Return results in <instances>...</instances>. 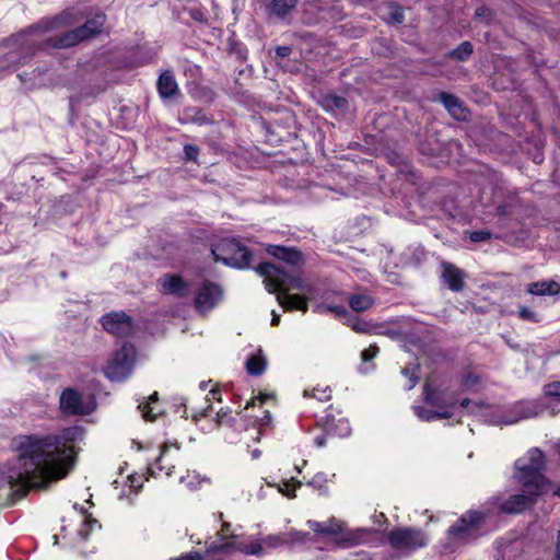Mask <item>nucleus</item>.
Masks as SVG:
<instances>
[{
    "label": "nucleus",
    "mask_w": 560,
    "mask_h": 560,
    "mask_svg": "<svg viewBox=\"0 0 560 560\" xmlns=\"http://www.w3.org/2000/svg\"><path fill=\"white\" fill-rule=\"evenodd\" d=\"M308 527L316 534L336 536L342 530L341 524L331 518L325 522L308 521Z\"/></svg>",
    "instance_id": "20"
},
{
    "label": "nucleus",
    "mask_w": 560,
    "mask_h": 560,
    "mask_svg": "<svg viewBox=\"0 0 560 560\" xmlns=\"http://www.w3.org/2000/svg\"><path fill=\"white\" fill-rule=\"evenodd\" d=\"M211 253L215 260H220L228 266L236 268H246L249 266V250L235 238L221 240L212 245Z\"/></svg>",
    "instance_id": "3"
},
{
    "label": "nucleus",
    "mask_w": 560,
    "mask_h": 560,
    "mask_svg": "<svg viewBox=\"0 0 560 560\" xmlns=\"http://www.w3.org/2000/svg\"><path fill=\"white\" fill-rule=\"evenodd\" d=\"M292 49L289 46H278L276 48V54L278 57L284 58L291 54Z\"/></svg>",
    "instance_id": "48"
},
{
    "label": "nucleus",
    "mask_w": 560,
    "mask_h": 560,
    "mask_svg": "<svg viewBox=\"0 0 560 560\" xmlns=\"http://www.w3.org/2000/svg\"><path fill=\"white\" fill-rule=\"evenodd\" d=\"M210 393H211V395H212V398H217L218 392H215V390H211Z\"/></svg>",
    "instance_id": "62"
},
{
    "label": "nucleus",
    "mask_w": 560,
    "mask_h": 560,
    "mask_svg": "<svg viewBox=\"0 0 560 560\" xmlns=\"http://www.w3.org/2000/svg\"><path fill=\"white\" fill-rule=\"evenodd\" d=\"M279 322H280V316L278 314H276L275 312H272L271 325L276 326L279 324Z\"/></svg>",
    "instance_id": "57"
},
{
    "label": "nucleus",
    "mask_w": 560,
    "mask_h": 560,
    "mask_svg": "<svg viewBox=\"0 0 560 560\" xmlns=\"http://www.w3.org/2000/svg\"><path fill=\"white\" fill-rule=\"evenodd\" d=\"M440 101L455 119H466V109L463 103L453 94L441 93Z\"/></svg>",
    "instance_id": "17"
},
{
    "label": "nucleus",
    "mask_w": 560,
    "mask_h": 560,
    "mask_svg": "<svg viewBox=\"0 0 560 560\" xmlns=\"http://www.w3.org/2000/svg\"><path fill=\"white\" fill-rule=\"evenodd\" d=\"M483 515L476 511L464 514L456 524L450 527L448 533L460 540H467L475 532Z\"/></svg>",
    "instance_id": "10"
},
{
    "label": "nucleus",
    "mask_w": 560,
    "mask_h": 560,
    "mask_svg": "<svg viewBox=\"0 0 560 560\" xmlns=\"http://www.w3.org/2000/svg\"><path fill=\"white\" fill-rule=\"evenodd\" d=\"M417 382H418V377L415 374H410L408 389L413 388L416 386Z\"/></svg>",
    "instance_id": "53"
},
{
    "label": "nucleus",
    "mask_w": 560,
    "mask_h": 560,
    "mask_svg": "<svg viewBox=\"0 0 560 560\" xmlns=\"http://www.w3.org/2000/svg\"><path fill=\"white\" fill-rule=\"evenodd\" d=\"M544 393L547 397L558 398L560 401V382H551L544 386Z\"/></svg>",
    "instance_id": "37"
},
{
    "label": "nucleus",
    "mask_w": 560,
    "mask_h": 560,
    "mask_svg": "<svg viewBox=\"0 0 560 560\" xmlns=\"http://www.w3.org/2000/svg\"><path fill=\"white\" fill-rule=\"evenodd\" d=\"M441 278L454 292H460L465 287L464 271L448 261L441 262Z\"/></svg>",
    "instance_id": "12"
},
{
    "label": "nucleus",
    "mask_w": 560,
    "mask_h": 560,
    "mask_svg": "<svg viewBox=\"0 0 560 560\" xmlns=\"http://www.w3.org/2000/svg\"><path fill=\"white\" fill-rule=\"evenodd\" d=\"M298 0H272L269 4L270 12L283 19L296 7Z\"/></svg>",
    "instance_id": "23"
},
{
    "label": "nucleus",
    "mask_w": 560,
    "mask_h": 560,
    "mask_svg": "<svg viewBox=\"0 0 560 560\" xmlns=\"http://www.w3.org/2000/svg\"><path fill=\"white\" fill-rule=\"evenodd\" d=\"M160 291L163 294H171L177 298H187L189 295V285L177 275L166 273L159 280Z\"/></svg>",
    "instance_id": "11"
},
{
    "label": "nucleus",
    "mask_w": 560,
    "mask_h": 560,
    "mask_svg": "<svg viewBox=\"0 0 560 560\" xmlns=\"http://www.w3.org/2000/svg\"><path fill=\"white\" fill-rule=\"evenodd\" d=\"M234 547V542L232 541H229V542H224L222 545H214L212 544L209 548H208V553H214V552H221V551H225L228 550L229 548H233Z\"/></svg>",
    "instance_id": "44"
},
{
    "label": "nucleus",
    "mask_w": 560,
    "mask_h": 560,
    "mask_svg": "<svg viewBox=\"0 0 560 560\" xmlns=\"http://www.w3.org/2000/svg\"><path fill=\"white\" fill-rule=\"evenodd\" d=\"M435 416H436V419H448L453 416V413L448 410H444V411H436Z\"/></svg>",
    "instance_id": "50"
},
{
    "label": "nucleus",
    "mask_w": 560,
    "mask_h": 560,
    "mask_svg": "<svg viewBox=\"0 0 560 560\" xmlns=\"http://www.w3.org/2000/svg\"><path fill=\"white\" fill-rule=\"evenodd\" d=\"M423 396L425 402L434 407L446 408L455 405L454 400L446 401L444 398V393L433 388L428 383H425L423 386Z\"/></svg>",
    "instance_id": "18"
},
{
    "label": "nucleus",
    "mask_w": 560,
    "mask_h": 560,
    "mask_svg": "<svg viewBox=\"0 0 560 560\" xmlns=\"http://www.w3.org/2000/svg\"><path fill=\"white\" fill-rule=\"evenodd\" d=\"M82 434L78 427L59 434H30L19 439L16 460L0 470V506L14 502L15 494L31 489H46L61 480L74 468V442Z\"/></svg>",
    "instance_id": "1"
},
{
    "label": "nucleus",
    "mask_w": 560,
    "mask_h": 560,
    "mask_svg": "<svg viewBox=\"0 0 560 560\" xmlns=\"http://www.w3.org/2000/svg\"><path fill=\"white\" fill-rule=\"evenodd\" d=\"M556 560H560V530L557 534V541H556Z\"/></svg>",
    "instance_id": "52"
},
{
    "label": "nucleus",
    "mask_w": 560,
    "mask_h": 560,
    "mask_svg": "<svg viewBox=\"0 0 560 560\" xmlns=\"http://www.w3.org/2000/svg\"><path fill=\"white\" fill-rule=\"evenodd\" d=\"M472 51V44L470 42H463L455 49L450 51L448 56L452 59L465 61L471 56Z\"/></svg>",
    "instance_id": "28"
},
{
    "label": "nucleus",
    "mask_w": 560,
    "mask_h": 560,
    "mask_svg": "<svg viewBox=\"0 0 560 560\" xmlns=\"http://www.w3.org/2000/svg\"><path fill=\"white\" fill-rule=\"evenodd\" d=\"M378 352V348L376 346H370L368 349L363 350L361 353V358L363 361L372 360Z\"/></svg>",
    "instance_id": "46"
},
{
    "label": "nucleus",
    "mask_w": 560,
    "mask_h": 560,
    "mask_svg": "<svg viewBox=\"0 0 560 560\" xmlns=\"http://www.w3.org/2000/svg\"><path fill=\"white\" fill-rule=\"evenodd\" d=\"M158 400V393H153L150 397H149V402L145 404V405H142L140 404L139 405V408L142 410V415H143V418L145 420H149V421H153L155 420L156 418V413H154L152 411V408L149 406L150 402H153V401H156Z\"/></svg>",
    "instance_id": "31"
},
{
    "label": "nucleus",
    "mask_w": 560,
    "mask_h": 560,
    "mask_svg": "<svg viewBox=\"0 0 560 560\" xmlns=\"http://www.w3.org/2000/svg\"><path fill=\"white\" fill-rule=\"evenodd\" d=\"M475 16L481 22L489 24L493 20V11L486 5H481L476 9Z\"/></svg>",
    "instance_id": "34"
},
{
    "label": "nucleus",
    "mask_w": 560,
    "mask_h": 560,
    "mask_svg": "<svg viewBox=\"0 0 560 560\" xmlns=\"http://www.w3.org/2000/svg\"><path fill=\"white\" fill-rule=\"evenodd\" d=\"M388 15L390 21L395 23H401L405 19L402 8L396 4H390L388 7Z\"/></svg>",
    "instance_id": "35"
},
{
    "label": "nucleus",
    "mask_w": 560,
    "mask_h": 560,
    "mask_svg": "<svg viewBox=\"0 0 560 560\" xmlns=\"http://www.w3.org/2000/svg\"><path fill=\"white\" fill-rule=\"evenodd\" d=\"M402 374H404L405 376H409V374H410V370H409V368H405V369L402 370Z\"/></svg>",
    "instance_id": "61"
},
{
    "label": "nucleus",
    "mask_w": 560,
    "mask_h": 560,
    "mask_svg": "<svg viewBox=\"0 0 560 560\" xmlns=\"http://www.w3.org/2000/svg\"><path fill=\"white\" fill-rule=\"evenodd\" d=\"M233 548H236L237 550H240L246 555L259 556L262 553V545L259 542H252L249 545H238V546H236L234 544Z\"/></svg>",
    "instance_id": "33"
},
{
    "label": "nucleus",
    "mask_w": 560,
    "mask_h": 560,
    "mask_svg": "<svg viewBox=\"0 0 560 560\" xmlns=\"http://www.w3.org/2000/svg\"><path fill=\"white\" fill-rule=\"evenodd\" d=\"M104 22H105V14L100 13V14H96L93 19L88 20L84 24H85V26H89L88 30L94 36L96 34L101 33Z\"/></svg>",
    "instance_id": "30"
},
{
    "label": "nucleus",
    "mask_w": 560,
    "mask_h": 560,
    "mask_svg": "<svg viewBox=\"0 0 560 560\" xmlns=\"http://www.w3.org/2000/svg\"><path fill=\"white\" fill-rule=\"evenodd\" d=\"M184 114H185V119L188 122L198 124V125H205V124L210 122V119L199 108H196V107L187 108Z\"/></svg>",
    "instance_id": "29"
},
{
    "label": "nucleus",
    "mask_w": 560,
    "mask_h": 560,
    "mask_svg": "<svg viewBox=\"0 0 560 560\" xmlns=\"http://www.w3.org/2000/svg\"><path fill=\"white\" fill-rule=\"evenodd\" d=\"M59 404L61 411L66 415L88 413L81 394L72 388H67L61 393Z\"/></svg>",
    "instance_id": "13"
},
{
    "label": "nucleus",
    "mask_w": 560,
    "mask_h": 560,
    "mask_svg": "<svg viewBox=\"0 0 560 560\" xmlns=\"http://www.w3.org/2000/svg\"><path fill=\"white\" fill-rule=\"evenodd\" d=\"M518 315L524 320L538 322L536 313H534L528 307H525V306L521 307L518 311Z\"/></svg>",
    "instance_id": "43"
},
{
    "label": "nucleus",
    "mask_w": 560,
    "mask_h": 560,
    "mask_svg": "<svg viewBox=\"0 0 560 560\" xmlns=\"http://www.w3.org/2000/svg\"><path fill=\"white\" fill-rule=\"evenodd\" d=\"M545 455L539 448H532L525 457L515 462L516 481L525 489H536L538 493H548L550 481L545 478Z\"/></svg>",
    "instance_id": "2"
},
{
    "label": "nucleus",
    "mask_w": 560,
    "mask_h": 560,
    "mask_svg": "<svg viewBox=\"0 0 560 560\" xmlns=\"http://www.w3.org/2000/svg\"><path fill=\"white\" fill-rule=\"evenodd\" d=\"M136 360L135 347L125 342L120 349L116 350L104 369L107 378L114 382L126 380L132 372Z\"/></svg>",
    "instance_id": "5"
},
{
    "label": "nucleus",
    "mask_w": 560,
    "mask_h": 560,
    "mask_svg": "<svg viewBox=\"0 0 560 560\" xmlns=\"http://www.w3.org/2000/svg\"><path fill=\"white\" fill-rule=\"evenodd\" d=\"M230 529V524L228 523H224L223 526H222V532L225 533Z\"/></svg>",
    "instance_id": "60"
},
{
    "label": "nucleus",
    "mask_w": 560,
    "mask_h": 560,
    "mask_svg": "<svg viewBox=\"0 0 560 560\" xmlns=\"http://www.w3.org/2000/svg\"><path fill=\"white\" fill-rule=\"evenodd\" d=\"M296 486H301V482L296 481L292 486L290 481H283L281 485H278V490L288 498H295L294 489Z\"/></svg>",
    "instance_id": "38"
},
{
    "label": "nucleus",
    "mask_w": 560,
    "mask_h": 560,
    "mask_svg": "<svg viewBox=\"0 0 560 560\" xmlns=\"http://www.w3.org/2000/svg\"><path fill=\"white\" fill-rule=\"evenodd\" d=\"M460 406H462V407H464V408H467V407H469V406H472V408H471V412H472L475 408H479V407H481V406H482V404H481V402H471V400H470V399L465 398V399H463V400L460 401Z\"/></svg>",
    "instance_id": "49"
},
{
    "label": "nucleus",
    "mask_w": 560,
    "mask_h": 560,
    "mask_svg": "<svg viewBox=\"0 0 560 560\" xmlns=\"http://www.w3.org/2000/svg\"><path fill=\"white\" fill-rule=\"evenodd\" d=\"M260 454H261V453H260V451H259V450H254V451L252 452V456H253V458H258V457L260 456Z\"/></svg>",
    "instance_id": "58"
},
{
    "label": "nucleus",
    "mask_w": 560,
    "mask_h": 560,
    "mask_svg": "<svg viewBox=\"0 0 560 560\" xmlns=\"http://www.w3.org/2000/svg\"><path fill=\"white\" fill-rule=\"evenodd\" d=\"M88 28H89V26H85V24L74 28V31L77 33V36H78L80 42L83 40V39H88V38L93 36Z\"/></svg>",
    "instance_id": "47"
},
{
    "label": "nucleus",
    "mask_w": 560,
    "mask_h": 560,
    "mask_svg": "<svg viewBox=\"0 0 560 560\" xmlns=\"http://www.w3.org/2000/svg\"><path fill=\"white\" fill-rule=\"evenodd\" d=\"M267 365L266 358L259 350L258 354L250 355L246 361L247 373L254 376H258L264 373Z\"/></svg>",
    "instance_id": "24"
},
{
    "label": "nucleus",
    "mask_w": 560,
    "mask_h": 560,
    "mask_svg": "<svg viewBox=\"0 0 560 560\" xmlns=\"http://www.w3.org/2000/svg\"><path fill=\"white\" fill-rule=\"evenodd\" d=\"M527 291L534 295H553L559 293L560 285L555 281H539L529 283Z\"/></svg>",
    "instance_id": "22"
},
{
    "label": "nucleus",
    "mask_w": 560,
    "mask_h": 560,
    "mask_svg": "<svg viewBox=\"0 0 560 560\" xmlns=\"http://www.w3.org/2000/svg\"><path fill=\"white\" fill-rule=\"evenodd\" d=\"M184 154L186 160L197 162V158L199 155V148L194 144H185Z\"/></svg>",
    "instance_id": "39"
},
{
    "label": "nucleus",
    "mask_w": 560,
    "mask_h": 560,
    "mask_svg": "<svg viewBox=\"0 0 560 560\" xmlns=\"http://www.w3.org/2000/svg\"><path fill=\"white\" fill-rule=\"evenodd\" d=\"M317 311L320 314L328 313V312L335 313L336 316H338V317L347 315V310L341 305H332V304L325 303V304L318 305Z\"/></svg>",
    "instance_id": "32"
},
{
    "label": "nucleus",
    "mask_w": 560,
    "mask_h": 560,
    "mask_svg": "<svg viewBox=\"0 0 560 560\" xmlns=\"http://www.w3.org/2000/svg\"><path fill=\"white\" fill-rule=\"evenodd\" d=\"M540 407L534 401H521L513 406L510 416H504L501 423L513 424L523 419L536 417Z\"/></svg>",
    "instance_id": "14"
},
{
    "label": "nucleus",
    "mask_w": 560,
    "mask_h": 560,
    "mask_svg": "<svg viewBox=\"0 0 560 560\" xmlns=\"http://www.w3.org/2000/svg\"><path fill=\"white\" fill-rule=\"evenodd\" d=\"M315 443H316V445H317L318 447L324 446V445L326 444V439H325V436H324V435L317 436V438L315 439Z\"/></svg>",
    "instance_id": "54"
},
{
    "label": "nucleus",
    "mask_w": 560,
    "mask_h": 560,
    "mask_svg": "<svg viewBox=\"0 0 560 560\" xmlns=\"http://www.w3.org/2000/svg\"><path fill=\"white\" fill-rule=\"evenodd\" d=\"M497 213L499 215H506L510 213V208L508 206H499L497 208Z\"/></svg>",
    "instance_id": "51"
},
{
    "label": "nucleus",
    "mask_w": 560,
    "mask_h": 560,
    "mask_svg": "<svg viewBox=\"0 0 560 560\" xmlns=\"http://www.w3.org/2000/svg\"><path fill=\"white\" fill-rule=\"evenodd\" d=\"M226 416V412L220 411L218 412V422H221V419Z\"/></svg>",
    "instance_id": "59"
},
{
    "label": "nucleus",
    "mask_w": 560,
    "mask_h": 560,
    "mask_svg": "<svg viewBox=\"0 0 560 560\" xmlns=\"http://www.w3.org/2000/svg\"><path fill=\"white\" fill-rule=\"evenodd\" d=\"M101 323L107 332L118 338L129 337L135 331L133 319L125 312H110L105 314Z\"/></svg>",
    "instance_id": "7"
},
{
    "label": "nucleus",
    "mask_w": 560,
    "mask_h": 560,
    "mask_svg": "<svg viewBox=\"0 0 560 560\" xmlns=\"http://www.w3.org/2000/svg\"><path fill=\"white\" fill-rule=\"evenodd\" d=\"M277 299L279 304L284 308V311H307V300L301 295L280 293Z\"/></svg>",
    "instance_id": "19"
},
{
    "label": "nucleus",
    "mask_w": 560,
    "mask_h": 560,
    "mask_svg": "<svg viewBox=\"0 0 560 560\" xmlns=\"http://www.w3.org/2000/svg\"><path fill=\"white\" fill-rule=\"evenodd\" d=\"M349 326L357 332L365 334L371 330V325L368 322L361 320L359 318L350 319Z\"/></svg>",
    "instance_id": "36"
},
{
    "label": "nucleus",
    "mask_w": 560,
    "mask_h": 560,
    "mask_svg": "<svg viewBox=\"0 0 560 560\" xmlns=\"http://www.w3.org/2000/svg\"><path fill=\"white\" fill-rule=\"evenodd\" d=\"M415 411L417 416L423 421H432L436 419V411L424 409L423 407H416Z\"/></svg>",
    "instance_id": "41"
},
{
    "label": "nucleus",
    "mask_w": 560,
    "mask_h": 560,
    "mask_svg": "<svg viewBox=\"0 0 560 560\" xmlns=\"http://www.w3.org/2000/svg\"><path fill=\"white\" fill-rule=\"evenodd\" d=\"M267 253L290 266H301L304 264L303 254L293 247H284L280 245H270Z\"/></svg>",
    "instance_id": "15"
},
{
    "label": "nucleus",
    "mask_w": 560,
    "mask_h": 560,
    "mask_svg": "<svg viewBox=\"0 0 560 560\" xmlns=\"http://www.w3.org/2000/svg\"><path fill=\"white\" fill-rule=\"evenodd\" d=\"M476 382H477V380H476L475 377L467 376V377L464 380L463 385H464L465 387H468V386H470V383H476Z\"/></svg>",
    "instance_id": "55"
},
{
    "label": "nucleus",
    "mask_w": 560,
    "mask_h": 560,
    "mask_svg": "<svg viewBox=\"0 0 560 560\" xmlns=\"http://www.w3.org/2000/svg\"><path fill=\"white\" fill-rule=\"evenodd\" d=\"M158 91L162 98H170L178 93V85L171 71H164L158 80Z\"/></svg>",
    "instance_id": "16"
},
{
    "label": "nucleus",
    "mask_w": 560,
    "mask_h": 560,
    "mask_svg": "<svg viewBox=\"0 0 560 560\" xmlns=\"http://www.w3.org/2000/svg\"><path fill=\"white\" fill-rule=\"evenodd\" d=\"M257 271L261 277L265 278L266 287L270 292L287 291L290 289H304V282L300 277L292 276L273 264H260L257 267Z\"/></svg>",
    "instance_id": "4"
},
{
    "label": "nucleus",
    "mask_w": 560,
    "mask_h": 560,
    "mask_svg": "<svg viewBox=\"0 0 560 560\" xmlns=\"http://www.w3.org/2000/svg\"><path fill=\"white\" fill-rule=\"evenodd\" d=\"M166 451H167V447H166V446H164V447L162 448V452H161V457L164 455V453H165Z\"/></svg>",
    "instance_id": "63"
},
{
    "label": "nucleus",
    "mask_w": 560,
    "mask_h": 560,
    "mask_svg": "<svg viewBox=\"0 0 560 560\" xmlns=\"http://www.w3.org/2000/svg\"><path fill=\"white\" fill-rule=\"evenodd\" d=\"M552 492L555 495L559 497L560 498V486H557V487H553L551 483H550V490L549 492Z\"/></svg>",
    "instance_id": "56"
},
{
    "label": "nucleus",
    "mask_w": 560,
    "mask_h": 560,
    "mask_svg": "<svg viewBox=\"0 0 560 560\" xmlns=\"http://www.w3.org/2000/svg\"><path fill=\"white\" fill-rule=\"evenodd\" d=\"M300 539V537H295L293 534H276L266 537L264 545L269 548H277Z\"/></svg>",
    "instance_id": "26"
},
{
    "label": "nucleus",
    "mask_w": 560,
    "mask_h": 560,
    "mask_svg": "<svg viewBox=\"0 0 560 560\" xmlns=\"http://www.w3.org/2000/svg\"><path fill=\"white\" fill-rule=\"evenodd\" d=\"M348 302L354 312H365L374 305V299L368 293L350 294Z\"/></svg>",
    "instance_id": "21"
},
{
    "label": "nucleus",
    "mask_w": 560,
    "mask_h": 560,
    "mask_svg": "<svg viewBox=\"0 0 560 560\" xmlns=\"http://www.w3.org/2000/svg\"><path fill=\"white\" fill-rule=\"evenodd\" d=\"M312 396L318 399L319 401H327L331 397V390L329 387L314 388Z\"/></svg>",
    "instance_id": "42"
},
{
    "label": "nucleus",
    "mask_w": 560,
    "mask_h": 560,
    "mask_svg": "<svg viewBox=\"0 0 560 560\" xmlns=\"http://www.w3.org/2000/svg\"><path fill=\"white\" fill-rule=\"evenodd\" d=\"M172 560H203V556L198 551H190L187 553H183L179 557H176Z\"/></svg>",
    "instance_id": "45"
},
{
    "label": "nucleus",
    "mask_w": 560,
    "mask_h": 560,
    "mask_svg": "<svg viewBox=\"0 0 560 560\" xmlns=\"http://www.w3.org/2000/svg\"><path fill=\"white\" fill-rule=\"evenodd\" d=\"M491 237V233L488 230L474 231L469 234L471 242L479 243L486 242Z\"/></svg>",
    "instance_id": "40"
},
{
    "label": "nucleus",
    "mask_w": 560,
    "mask_h": 560,
    "mask_svg": "<svg viewBox=\"0 0 560 560\" xmlns=\"http://www.w3.org/2000/svg\"><path fill=\"white\" fill-rule=\"evenodd\" d=\"M389 545L402 552H412L428 544L427 535L412 527H396L387 534Z\"/></svg>",
    "instance_id": "6"
},
{
    "label": "nucleus",
    "mask_w": 560,
    "mask_h": 560,
    "mask_svg": "<svg viewBox=\"0 0 560 560\" xmlns=\"http://www.w3.org/2000/svg\"><path fill=\"white\" fill-rule=\"evenodd\" d=\"M536 489L522 488V493L509 497L501 505L500 511L508 514L523 513L526 509L533 506L540 495Z\"/></svg>",
    "instance_id": "8"
},
{
    "label": "nucleus",
    "mask_w": 560,
    "mask_h": 560,
    "mask_svg": "<svg viewBox=\"0 0 560 560\" xmlns=\"http://www.w3.org/2000/svg\"><path fill=\"white\" fill-rule=\"evenodd\" d=\"M79 42L74 30L65 33L62 36L49 39V44L56 48H68L77 45Z\"/></svg>",
    "instance_id": "27"
},
{
    "label": "nucleus",
    "mask_w": 560,
    "mask_h": 560,
    "mask_svg": "<svg viewBox=\"0 0 560 560\" xmlns=\"http://www.w3.org/2000/svg\"><path fill=\"white\" fill-rule=\"evenodd\" d=\"M221 299V288L213 282L205 281L196 292L195 307L198 312L205 313L213 308Z\"/></svg>",
    "instance_id": "9"
},
{
    "label": "nucleus",
    "mask_w": 560,
    "mask_h": 560,
    "mask_svg": "<svg viewBox=\"0 0 560 560\" xmlns=\"http://www.w3.org/2000/svg\"><path fill=\"white\" fill-rule=\"evenodd\" d=\"M320 105L326 110H336V109H346L348 102L345 97L335 95V94H327L322 97Z\"/></svg>",
    "instance_id": "25"
}]
</instances>
